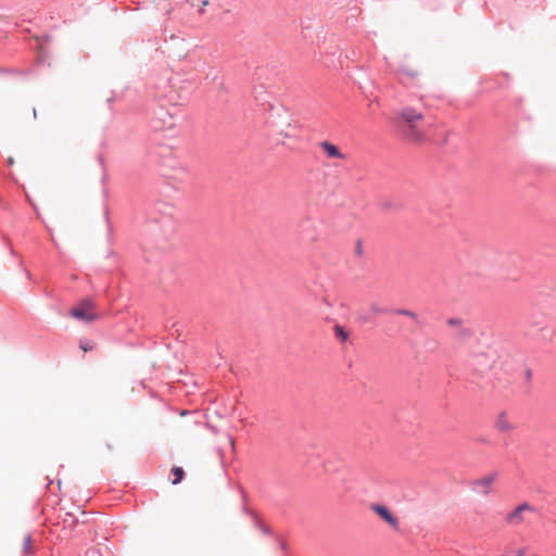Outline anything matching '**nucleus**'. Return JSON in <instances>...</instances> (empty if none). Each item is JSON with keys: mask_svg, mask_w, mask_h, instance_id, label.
Listing matches in <instances>:
<instances>
[{"mask_svg": "<svg viewBox=\"0 0 556 556\" xmlns=\"http://www.w3.org/2000/svg\"><path fill=\"white\" fill-rule=\"evenodd\" d=\"M421 119L422 114L409 106L401 109L395 114L396 126L401 129L405 138L414 142L424 140V132L418 129V123Z\"/></svg>", "mask_w": 556, "mask_h": 556, "instance_id": "nucleus-1", "label": "nucleus"}, {"mask_svg": "<svg viewBox=\"0 0 556 556\" xmlns=\"http://www.w3.org/2000/svg\"><path fill=\"white\" fill-rule=\"evenodd\" d=\"M178 111L179 108L176 105H172L170 108H166L163 104L156 105L152 112L150 121L151 127L155 131L173 130L182 119L181 116L178 115Z\"/></svg>", "mask_w": 556, "mask_h": 556, "instance_id": "nucleus-2", "label": "nucleus"}, {"mask_svg": "<svg viewBox=\"0 0 556 556\" xmlns=\"http://www.w3.org/2000/svg\"><path fill=\"white\" fill-rule=\"evenodd\" d=\"M96 303L91 298H85L70 311V315L84 323H90L98 318V314L93 312Z\"/></svg>", "mask_w": 556, "mask_h": 556, "instance_id": "nucleus-3", "label": "nucleus"}, {"mask_svg": "<svg viewBox=\"0 0 556 556\" xmlns=\"http://www.w3.org/2000/svg\"><path fill=\"white\" fill-rule=\"evenodd\" d=\"M534 513L535 508L528 503H522L518 505L514 510L508 513L505 517V521L507 525L517 527L521 525L526 520V513Z\"/></svg>", "mask_w": 556, "mask_h": 556, "instance_id": "nucleus-4", "label": "nucleus"}, {"mask_svg": "<svg viewBox=\"0 0 556 556\" xmlns=\"http://www.w3.org/2000/svg\"><path fill=\"white\" fill-rule=\"evenodd\" d=\"M494 356L488 353H479L470 358V366L479 374H484L492 368Z\"/></svg>", "mask_w": 556, "mask_h": 556, "instance_id": "nucleus-5", "label": "nucleus"}, {"mask_svg": "<svg viewBox=\"0 0 556 556\" xmlns=\"http://www.w3.org/2000/svg\"><path fill=\"white\" fill-rule=\"evenodd\" d=\"M300 232L302 237L307 241H316L318 239V222L311 218L305 217L301 220Z\"/></svg>", "mask_w": 556, "mask_h": 556, "instance_id": "nucleus-6", "label": "nucleus"}, {"mask_svg": "<svg viewBox=\"0 0 556 556\" xmlns=\"http://www.w3.org/2000/svg\"><path fill=\"white\" fill-rule=\"evenodd\" d=\"M370 508L394 530L397 531L400 529L399 519L392 515V513L389 510L387 506L381 504H372Z\"/></svg>", "mask_w": 556, "mask_h": 556, "instance_id": "nucleus-7", "label": "nucleus"}, {"mask_svg": "<svg viewBox=\"0 0 556 556\" xmlns=\"http://www.w3.org/2000/svg\"><path fill=\"white\" fill-rule=\"evenodd\" d=\"M497 477L496 472L490 473L483 478L477 479L472 482V490L480 494H489L491 484L495 481Z\"/></svg>", "mask_w": 556, "mask_h": 556, "instance_id": "nucleus-8", "label": "nucleus"}, {"mask_svg": "<svg viewBox=\"0 0 556 556\" xmlns=\"http://www.w3.org/2000/svg\"><path fill=\"white\" fill-rule=\"evenodd\" d=\"M318 147L320 149H323L327 159H329V160H334V159L345 160L346 159V154L341 152V150L336 144H333L327 140L318 142Z\"/></svg>", "mask_w": 556, "mask_h": 556, "instance_id": "nucleus-9", "label": "nucleus"}, {"mask_svg": "<svg viewBox=\"0 0 556 556\" xmlns=\"http://www.w3.org/2000/svg\"><path fill=\"white\" fill-rule=\"evenodd\" d=\"M152 156L160 157V163L163 166L176 168L178 162L173 155V152L169 149H163L160 153L156 151L151 152Z\"/></svg>", "mask_w": 556, "mask_h": 556, "instance_id": "nucleus-10", "label": "nucleus"}, {"mask_svg": "<svg viewBox=\"0 0 556 556\" xmlns=\"http://www.w3.org/2000/svg\"><path fill=\"white\" fill-rule=\"evenodd\" d=\"M495 428L500 432H509L515 429V425L509 421L506 412H501L495 420Z\"/></svg>", "mask_w": 556, "mask_h": 556, "instance_id": "nucleus-11", "label": "nucleus"}, {"mask_svg": "<svg viewBox=\"0 0 556 556\" xmlns=\"http://www.w3.org/2000/svg\"><path fill=\"white\" fill-rule=\"evenodd\" d=\"M243 511L252 517L254 527L258 528L264 534L271 535V529L261 521L255 511L245 506H243Z\"/></svg>", "mask_w": 556, "mask_h": 556, "instance_id": "nucleus-12", "label": "nucleus"}, {"mask_svg": "<svg viewBox=\"0 0 556 556\" xmlns=\"http://www.w3.org/2000/svg\"><path fill=\"white\" fill-rule=\"evenodd\" d=\"M23 553L25 556L33 555V540L30 534H26L23 542Z\"/></svg>", "mask_w": 556, "mask_h": 556, "instance_id": "nucleus-13", "label": "nucleus"}, {"mask_svg": "<svg viewBox=\"0 0 556 556\" xmlns=\"http://www.w3.org/2000/svg\"><path fill=\"white\" fill-rule=\"evenodd\" d=\"M392 313L396 315L407 316L412 319H414L416 323H418V316L413 311L406 309V308H395L392 311Z\"/></svg>", "mask_w": 556, "mask_h": 556, "instance_id": "nucleus-14", "label": "nucleus"}, {"mask_svg": "<svg viewBox=\"0 0 556 556\" xmlns=\"http://www.w3.org/2000/svg\"><path fill=\"white\" fill-rule=\"evenodd\" d=\"M334 333H336V337L342 342H344L349 339L348 331L340 325L334 326Z\"/></svg>", "mask_w": 556, "mask_h": 556, "instance_id": "nucleus-15", "label": "nucleus"}, {"mask_svg": "<svg viewBox=\"0 0 556 556\" xmlns=\"http://www.w3.org/2000/svg\"><path fill=\"white\" fill-rule=\"evenodd\" d=\"M172 472L175 476V479L173 480V484L180 483L185 476L184 469L181 467H173Z\"/></svg>", "mask_w": 556, "mask_h": 556, "instance_id": "nucleus-16", "label": "nucleus"}, {"mask_svg": "<svg viewBox=\"0 0 556 556\" xmlns=\"http://www.w3.org/2000/svg\"><path fill=\"white\" fill-rule=\"evenodd\" d=\"M370 312L374 314V316H376V315H379V314L390 313L391 311L388 309V308L380 307L376 303H372L370 305Z\"/></svg>", "mask_w": 556, "mask_h": 556, "instance_id": "nucleus-17", "label": "nucleus"}, {"mask_svg": "<svg viewBox=\"0 0 556 556\" xmlns=\"http://www.w3.org/2000/svg\"><path fill=\"white\" fill-rule=\"evenodd\" d=\"M93 346H94L93 342L88 339L80 340V342H79V348L85 352L91 351L93 349Z\"/></svg>", "mask_w": 556, "mask_h": 556, "instance_id": "nucleus-18", "label": "nucleus"}, {"mask_svg": "<svg viewBox=\"0 0 556 556\" xmlns=\"http://www.w3.org/2000/svg\"><path fill=\"white\" fill-rule=\"evenodd\" d=\"M358 319L362 323H370L375 319V316L371 312L359 314Z\"/></svg>", "mask_w": 556, "mask_h": 556, "instance_id": "nucleus-19", "label": "nucleus"}, {"mask_svg": "<svg viewBox=\"0 0 556 556\" xmlns=\"http://www.w3.org/2000/svg\"><path fill=\"white\" fill-rule=\"evenodd\" d=\"M463 320L460 318L452 317L447 319V325L452 327L460 326Z\"/></svg>", "mask_w": 556, "mask_h": 556, "instance_id": "nucleus-20", "label": "nucleus"}, {"mask_svg": "<svg viewBox=\"0 0 556 556\" xmlns=\"http://www.w3.org/2000/svg\"><path fill=\"white\" fill-rule=\"evenodd\" d=\"M525 379L527 382H530L532 379V370L530 368H527L525 371Z\"/></svg>", "mask_w": 556, "mask_h": 556, "instance_id": "nucleus-21", "label": "nucleus"}, {"mask_svg": "<svg viewBox=\"0 0 556 556\" xmlns=\"http://www.w3.org/2000/svg\"><path fill=\"white\" fill-rule=\"evenodd\" d=\"M540 330H541L542 332H547V333L544 336V338H545V339L551 338V336H552V331H549L548 329H546V327H545V326H541V327H540Z\"/></svg>", "mask_w": 556, "mask_h": 556, "instance_id": "nucleus-22", "label": "nucleus"}, {"mask_svg": "<svg viewBox=\"0 0 556 556\" xmlns=\"http://www.w3.org/2000/svg\"><path fill=\"white\" fill-rule=\"evenodd\" d=\"M462 334H463V336H470V334H471V331H470V329H468V328H464V329L462 330Z\"/></svg>", "mask_w": 556, "mask_h": 556, "instance_id": "nucleus-23", "label": "nucleus"}, {"mask_svg": "<svg viewBox=\"0 0 556 556\" xmlns=\"http://www.w3.org/2000/svg\"><path fill=\"white\" fill-rule=\"evenodd\" d=\"M279 545H280V548H281L282 551H285V549H286V547H287V545H286V542H285V541H280V542H279Z\"/></svg>", "mask_w": 556, "mask_h": 556, "instance_id": "nucleus-24", "label": "nucleus"}, {"mask_svg": "<svg viewBox=\"0 0 556 556\" xmlns=\"http://www.w3.org/2000/svg\"><path fill=\"white\" fill-rule=\"evenodd\" d=\"M356 252H357L358 254H361V252H362L361 243H358V244H357Z\"/></svg>", "mask_w": 556, "mask_h": 556, "instance_id": "nucleus-25", "label": "nucleus"}, {"mask_svg": "<svg viewBox=\"0 0 556 556\" xmlns=\"http://www.w3.org/2000/svg\"><path fill=\"white\" fill-rule=\"evenodd\" d=\"M229 441H230L231 446L233 447L235 446V439L232 437H229Z\"/></svg>", "mask_w": 556, "mask_h": 556, "instance_id": "nucleus-26", "label": "nucleus"}, {"mask_svg": "<svg viewBox=\"0 0 556 556\" xmlns=\"http://www.w3.org/2000/svg\"><path fill=\"white\" fill-rule=\"evenodd\" d=\"M13 162H14V161H13V159H12V157H9V160H8L9 165H12V164H13Z\"/></svg>", "mask_w": 556, "mask_h": 556, "instance_id": "nucleus-27", "label": "nucleus"}, {"mask_svg": "<svg viewBox=\"0 0 556 556\" xmlns=\"http://www.w3.org/2000/svg\"><path fill=\"white\" fill-rule=\"evenodd\" d=\"M10 253H11L12 255H15V251H14V249H13L12 247H10Z\"/></svg>", "mask_w": 556, "mask_h": 556, "instance_id": "nucleus-28", "label": "nucleus"}, {"mask_svg": "<svg viewBox=\"0 0 556 556\" xmlns=\"http://www.w3.org/2000/svg\"><path fill=\"white\" fill-rule=\"evenodd\" d=\"M25 273H26L27 278L30 279L31 274L28 270H25Z\"/></svg>", "mask_w": 556, "mask_h": 556, "instance_id": "nucleus-29", "label": "nucleus"}, {"mask_svg": "<svg viewBox=\"0 0 556 556\" xmlns=\"http://www.w3.org/2000/svg\"><path fill=\"white\" fill-rule=\"evenodd\" d=\"M8 72H9V70L1 68V67H0V73H8Z\"/></svg>", "mask_w": 556, "mask_h": 556, "instance_id": "nucleus-30", "label": "nucleus"}, {"mask_svg": "<svg viewBox=\"0 0 556 556\" xmlns=\"http://www.w3.org/2000/svg\"><path fill=\"white\" fill-rule=\"evenodd\" d=\"M523 554H525V553H523V551H519V552L517 553V556H523Z\"/></svg>", "mask_w": 556, "mask_h": 556, "instance_id": "nucleus-31", "label": "nucleus"}, {"mask_svg": "<svg viewBox=\"0 0 556 556\" xmlns=\"http://www.w3.org/2000/svg\"><path fill=\"white\" fill-rule=\"evenodd\" d=\"M207 4H208V1H207V0H204V1L202 2V5H203V7H205V5H207Z\"/></svg>", "mask_w": 556, "mask_h": 556, "instance_id": "nucleus-32", "label": "nucleus"}]
</instances>
